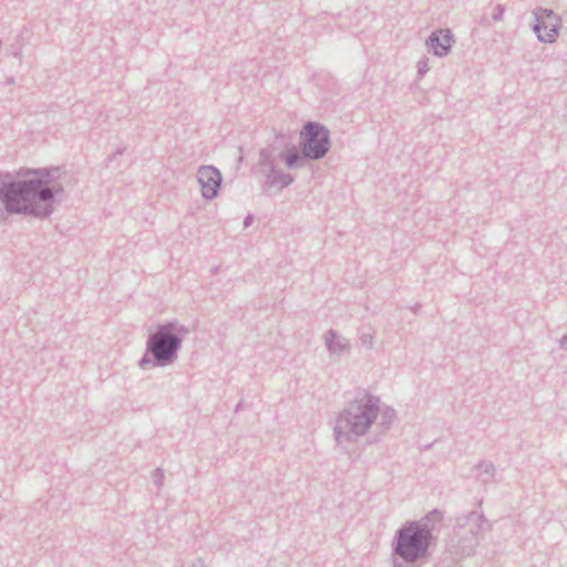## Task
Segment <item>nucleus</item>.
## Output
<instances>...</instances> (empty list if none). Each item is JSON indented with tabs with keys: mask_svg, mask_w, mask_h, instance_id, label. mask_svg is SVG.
Here are the masks:
<instances>
[{
	"mask_svg": "<svg viewBox=\"0 0 567 567\" xmlns=\"http://www.w3.org/2000/svg\"><path fill=\"white\" fill-rule=\"evenodd\" d=\"M49 173L25 172L19 181L3 190V200L10 212L47 214L51 207L52 192Z\"/></svg>",
	"mask_w": 567,
	"mask_h": 567,
	"instance_id": "1",
	"label": "nucleus"
},
{
	"mask_svg": "<svg viewBox=\"0 0 567 567\" xmlns=\"http://www.w3.org/2000/svg\"><path fill=\"white\" fill-rule=\"evenodd\" d=\"M426 546L427 533L411 524L400 532L396 551L404 559L414 560L425 551Z\"/></svg>",
	"mask_w": 567,
	"mask_h": 567,
	"instance_id": "2",
	"label": "nucleus"
},
{
	"mask_svg": "<svg viewBox=\"0 0 567 567\" xmlns=\"http://www.w3.org/2000/svg\"><path fill=\"white\" fill-rule=\"evenodd\" d=\"M303 154L310 158L323 156L329 148L327 131L319 124L308 123L301 131Z\"/></svg>",
	"mask_w": 567,
	"mask_h": 567,
	"instance_id": "3",
	"label": "nucleus"
},
{
	"mask_svg": "<svg viewBox=\"0 0 567 567\" xmlns=\"http://www.w3.org/2000/svg\"><path fill=\"white\" fill-rule=\"evenodd\" d=\"M558 18L550 11L540 10L536 13L535 32L539 40L553 42L557 35Z\"/></svg>",
	"mask_w": 567,
	"mask_h": 567,
	"instance_id": "4",
	"label": "nucleus"
},
{
	"mask_svg": "<svg viewBox=\"0 0 567 567\" xmlns=\"http://www.w3.org/2000/svg\"><path fill=\"white\" fill-rule=\"evenodd\" d=\"M177 343L178 341L174 336L158 332L151 340V349L157 359L167 360L172 357Z\"/></svg>",
	"mask_w": 567,
	"mask_h": 567,
	"instance_id": "5",
	"label": "nucleus"
},
{
	"mask_svg": "<svg viewBox=\"0 0 567 567\" xmlns=\"http://www.w3.org/2000/svg\"><path fill=\"white\" fill-rule=\"evenodd\" d=\"M220 181L219 172L212 166L203 167L198 172V182L202 186L203 195L207 198L216 195Z\"/></svg>",
	"mask_w": 567,
	"mask_h": 567,
	"instance_id": "6",
	"label": "nucleus"
},
{
	"mask_svg": "<svg viewBox=\"0 0 567 567\" xmlns=\"http://www.w3.org/2000/svg\"><path fill=\"white\" fill-rule=\"evenodd\" d=\"M429 44L436 55L446 54L452 44L450 31H440L434 33L430 38Z\"/></svg>",
	"mask_w": 567,
	"mask_h": 567,
	"instance_id": "7",
	"label": "nucleus"
},
{
	"mask_svg": "<svg viewBox=\"0 0 567 567\" xmlns=\"http://www.w3.org/2000/svg\"><path fill=\"white\" fill-rule=\"evenodd\" d=\"M370 424V416L369 415H363L362 417H360V422L358 423H354V433H361L363 432L368 425Z\"/></svg>",
	"mask_w": 567,
	"mask_h": 567,
	"instance_id": "8",
	"label": "nucleus"
},
{
	"mask_svg": "<svg viewBox=\"0 0 567 567\" xmlns=\"http://www.w3.org/2000/svg\"><path fill=\"white\" fill-rule=\"evenodd\" d=\"M298 159H299V156L296 152H293L291 154L289 153L286 155V162L289 166L296 164Z\"/></svg>",
	"mask_w": 567,
	"mask_h": 567,
	"instance_id": "9",
	"label": "nucleus"
}]
</instances>
